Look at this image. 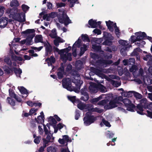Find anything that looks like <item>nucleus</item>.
I'll use <instances>...</instances> for the list:
<instances>
[{
    "label": "nucleus",
    "instance_id": "6ab92c4d",
    "mask_svg": "<svg viewBox=\"0 0 152 152\" xmlns=\"http://www.w3.org/2000/svg\"><path fill=\"white\" fill-rule=\"evenodd\" d=\"M8 23V19L6 17H2L0 18V28H4Z\"/></svg>",
    "mask_w": 152,
    "mask_h": 152
},
{
    "label": "nucleus",
    "instance_id": "c03bdc74",
    "mask_svg": "<svg viewBox=\"0 0 152 152\" xmlns=\"http://www.w3.org/2000/svg\"><path fill=\"white\" fill-rule=\"evenodd\" d=\"M81 37L83 41H86L88 42H89V40L87 35L83 34L82 35Z\"/></svg>",
    "mask_w": 152,
    "mask_h": 152
},
{
    "label": "nucleus",
    "instance_id": "f3484780",
    "mask_svg": "<svg viewBox=\"0 0 152 152\" xmlns=\"http://www.w3.org/2000/svg\"><path fill=\"white\" fill-rule=\"evenodd\" d=\"M81 40L79 38L77 41H76L74 44L73 45L72 47V54L75 57L76 56V48L77 47L79 48L80 46L81 43Z\"/></svg>",
    "mask_w": 152,
    "mask_h": 152
},
{
    "label": "nucleus",
    "instance_id": "2eb2a0df",
    "mask_svg": "<svg viewBox=\"0 0 152 152\" xmlns=\"http://www.w3.org/2000/svg\"><path fill=\"white\" fill-rule=\"evenodd\" d=\"M104 36L108 39H106L103 42V45H110L112 44L111 40L113 39V37L111 35L107 32H105L104 33Z\"/></svg>",
    "mask_w": 152,
    "mask_h": 152
},
{
    "label": "nucleus",
    "instance_id": "0eeeda50",
    "mask_svg": "<svg viewBox=\"0 0 152 152\" xmlns=\"http://www.w3.org/2000/svg\"><path fill=\"white\" fill-rule=\"evenodd\" d=\"M77 107L82 110H88L90 112H96L98 113H101L103 111L102 109H99L97 108H94L91 105H86L82 102H80L77 104Z\"/></svg>",
    "mask_w": 152,
    "mask_h": 152
},
{
    "label": "nucleus",
    "instance_id": "c756f323",
    "mask_svg": "<svg viewBox=\"0 0 152 152\" xmlns=\"http://www.w3.org/2000/svg\"><path fill=\"white\" fill-rule=\"evenodd\" d=\"M28 105L29 106L32 107L33 106H40L41 105V104L40 103H34L31 101H28L27 102Z\"/></svg>",
    "mask_w": 152,
    "mask_h": 152
},
{
    "label": "nucleus",
    "instance_id": "774afa93",
    "mask_svg": "<svg viewBox=\"0 0 152 152\" xmlns=\"http://www.w3.org/2000/svg\"><path fill=\"white\" fill-rule=\"evenodd\" d=\"M47 146V145H44L43 146H42L40 147L39 150V151L40 152H42L43 151L44 149Z\"/></svg>",
    "mask_w": 152,
    "mask_h": 152
},
{
    "label": "nucleus",
    "instance_id": "20e7f679",
    "mask_svg": "<svg viewBox=\"0 0 152 152\" xmlns=\"http://www.w3.org/2000/svg\"><path fill=\"white\" fill-rule=\"evenodd\" d=\"M19 11L17 9L15 10L8 9L6 11V13L10 14L9 16L10 17H12L15 20L20 22H24L25 21V14L21 12L19 13Z\"/></svg>",
    "mask_w": 152,
    "mask_h": 152
},
{
    "label": "nucleus",
    "instance_id": "5fc2aeb1",
    "mask_svg": "<svg viewBox=\"0 0 152 152\" xmlns=\"http://www.w3.org/2000/svg\"><path fill=\"white\" fill-rule=\"evenodd\" d=\"M140 50H141L140 48H137L134 50L132 54L133 55H137V52H140Z\"/></svg>",
    "mask_w": 152,
    "mask_h": 152
},
{
    "label": "nucleus",
    "instance_id": "864d4df0",
    "mask_svg": "<svg viewBox=\"0 0 152 152\" xmlns=\"http://www.w3.org/2000/svg\"><path fill=\"white\" fill-rule=\"evenodd\" d=\"M50 123L52 124H55L56 123V121L55 119L53 118L52 117H51L49 119Z\"/></svg>",
    "mask_w": 152,
    "mask_h": 152
},
{
    "label": "nucleus",
    "instance_id": "412c9836",
    "mask_svg": "<svg viewBox=\"0 0 152 152\" xmlns=\"http://www.w3.org/2000/svg\"><path fill=\"white\" fill-rule=\"evenodd\" d=\"M56 15L57 14L56 13L53 12L48 15H45L44 16V18L47 21H50L51 19L56 17Z\"/></svg>",
    "mask_w": 152,
    "mask_h": 152
},
{
    "label": "nucleus",
    "instance_id": "393cba45",
    "mask_svg": "<svg viewBox=\"0 0 152 152\" xmlns=\"http://www.w3.org/2000/svg\"><path fill=\"white\" fill-rule=\"evenodd\" d=\"M64 41V40L61 38L60 37H57L54 40V43L56 46H58L59 45V43L63 42Z\"/></svg>",
    "mask_w": 152,
    "mask_h": 152
},
{
    "label": "nucleus",
    "instance_id": "5701e85b",
    "mask_svg": "<svg viewBox=\"0 0 152 152\" xmlns=\"http://www.w3.org/2000/svg\"><path fill=\"white\" fill-rule=\"evenodd\" d=\"M65 2L67 0H61ZM68 4L70 7H73L75 4L78 3V0H67Z\"/></svg>",
    "mask_w": 152,
    "mask_h": 152
},
{
    "label": "nucleus",
    "instance_id": "a211bd4d",
    "mask_svg": "<svg viewBox=\"0 0 152 152\" xmlns=\"http://www.w3.org/2000/svg\"><path fill=\"white\" fill-rule=\"evenodd\" d=\"M106 23L108 28L111 31H113L114 30V28L116 26L115 23H113L110 20L108 21H106Z\"/></svg>",
    "mask_w": 152,
    "mask_h": 152
},
{
    "label": "nucleus",
    "instance_id": "4468645a",
    "mask_svg": "<svg viewBox=\"0 0 152 152\" xmlns=\"http://www.w3.org/2000/svg\"><path fill=\"white\" fill-rule=\"evenodd\" d=\"M118 42L120 45L124 47L123 48L121 49L120 52L122 55H124L125 51L129 47L130 45H129V42L122 40H120Z\"/></svg>",
    "mask_w": 152,
    "mask_h": 152
},
{
    "label": "nucleus",
    "instance_id": "1a4fd4ad",
    "mask_svg": "<svg viewBox=\"0 0 152 152\" xmlns=\"http://www.w3.org/2000/svg\"><path fill=\"white\" fill-rule=\"evenodd\" d=\"M135 35L136 37L132 36L129 39V41L132 43H134L137 41L140 42L144 37H147L146 34L144 32H137L135 33Z\"/></svg>",
    "mask_w": 152,
    "mask_h": 152
},
{
    "label": "nucleus",
    "instance_id": "39448f33",
    "mask_svg": "<svg viewBox=\"0 0 152 152\" xmlns=\"http://www.w3.org/2000/svg\"><path fill=\"white\" fill-rule=\"evenodd\" d=\"M34 31V29H28L23 31L21 33L25 37H26V39L21 41L20 43L23 44L26 43L27 45H32L33 43L32 39L35 35Z\"/></svg>",
    "mask_w": 152,
    "mask_h": 152
},
{
    "label": "nucleus",
    "instance_id": "f257e3e1",
    "mask_svg": "<svg viewBox=\"0 0 152 152\" xmlns=\"http://www.w3.org/2000/svg\"><path fill=\"white\" fill-rule=\"evenodd\" d=\"M105 98L106 100H103L99 102L98 103V105L104 106V108L106 109H112L117 107L121 105L120 102L122 101V97L117 95L113 96L112 94L107 95L102 94L97 98H95L91 100V102L94 103L99 100Z\"/></svg>",
    "mask_w": 152,
    "mask_h": 152
},
{
    "label": "nucleus",
    "instance_id": "423d86ee",
    "mask_svg": "<svg viewBox=\"0 0 152 152\" xmlns=\"http://www.w3.org/2000/svg\"><path fill=\"white\" fill-rule=\"evenodd\" d=\"M71 49L70 47H68L67 48L61 50L56 49L57 51L60 55L61 58L64 61H66V60H68L69 61L71 60V54L68 53Z\"/></svg>",
    "mask_w": 152,
    "mask_h": 152
},
{
    "label": "nucleus",
    "instance_id": "7c9ffc66",
    "mask_svg": "<svg viewBox=\"0 0 152 152\" xmlns=\"http://www.w3.org/2000/svg\"><path fill=\"white\" fill-rule=\"evenodd\" d=\"M88 44L87 45L84 44L83 46L82 47L80 48V56L82 55L84 53L85 51L87 50V48L88 47Z\"/></svg>",
    "mask_w": 152,
    "mask_h": 152
},
{
    "label": "nucleus",
    "instance_id": "c9c22d12",
    "mask_svg": "<svg viewBox=\"0 0 152 152\" xmlns=\"http://www.w3.org/2000/svg\"><path fill=\"white\" fill-rule=\"evenodd\" d=\"M50 137L48 135L47 137V140L45 139H43L44 146V145H47V146L48 145V143L50 142Z\"/></svg>",
    "mask_w": 152,
    "mask_h": 152
},
{
    "label": "nucleus",
    "instance_id": "8fccbe9b",
    "mask_svg": "<svg viewBox=\"0 0 152 152\" xmlns=\"http://www.w3.org/2000/svg\"><path fill=\"white\" fill-rule=\"evenodd\" d=\"M134 95L137 99H140L142 98V95L137 92L134 93Z\"/></svg>",
    "mask_w": 152,
    "mask_h": 152
},
{
    "label": "nucleus",
    "instance_id": "cd10ccee",
    "mask_svg": "<svg viewBox=\"0 0 152 152\" xmlns=\"http://www.w3.org/2000/svg\"><path fill=\"white\" fill-rule=\"evenodd\" d=\"M46 61H47L49 66L52 65V63H54L55 62V60L54 58L52 56L50 58H48Z\"/></svg>",
    "mask_w": 152,
    "mask_h": 152
},
{
    "label": "nucleus",
    "instance_id": "e433bc0d",
    "mask_svg": "<svg viewBox=\"0 0 152 152\" xmlns=\"http://www.w3.org/2000/svg\"><path fill=\"white\" fill-rule=\"evenodd\" d=\"M98 87L102 92H105L107 91L106 88L102 84L98 85Z\"/></svg>",
    "mask_w": 152,
    "mask_h": 152
},
{
    "label": "nucleus",
    "instance_id": "4c0bfd02",
    "mask_svg": "<svg viewBox=\"0 0 152 152\" xmlns=\"http://www.w3.org/2000/svg\"><path fill=\"white\" fill-rule=\"evenodd\" d=\"M143 59L145 61H150L152 60V56H151L150 54L146 55L143 57Z\"/></svg>",
    "mask_w": 152,
    "mask_h": 152
},
{
    "label": "nucleus",
    "instance_id": "ddd939ff",
    "mask_svg": "<svg viewBox=\"0 0 152 152\" xmlns=\"http://www.w3.org/2000/svg\"><path fill=\"white\" fill-rule=\"evenodd\" d=\"M63 19L61 18H59V22L61 23H64L66 25L69 23H71V21L69 19V17L66 15V12L63 11L62 13Z\"/></svg>",
    "mask_w": 152,
    "mask_h": 152
},
{
    "label": "nucleus",
    "instance_id": "0e129e2a",
    "mask_svg": "<svg viewBox=\"0 0 152 152\" xmlns=\"http://www.w3.org/2000/svg\"><path fill=\"white\" fill-rule=\"evenodd\" d=\"M62 139L64 140L66 142H68L69 140V137L66 135L63 136Z\"/></svg>",
    "mask_w": 152,
    "mask_h": 152
},
{
    "label": "nucleus",
    "instance_id": "b1692460",
    "mask_svg": "<svg viewBox=\"0 0 152 152\" xmlns=\"http://www.w3.org/2000/svg\"><path fill=\"white\" fill-rule=\"evenodd\" d=\"M18 89L22 94H24L26 95L24 97H26L27 96L28 92L22 86L18 87Z\"/></svg>",
    "mask_w": 152,
    "mask_h": 152
},
{
    "label": "nucleus",
    "instance_id": "f03ea898",
    "mask_svg": "<svg viewBox=\"0 0 152 152\" xmlns=\"http://www.w3.org/2000/svg\"><path fill=\"white\" fill-rule=\"evenodd\" d=\"M80 78L79 77H75L73 80V82L75 84V87L71 84L70 80L69 78L64 79L62 80V86L63 87L70 91H74L75 92L78 93L80 89V87L83 83V82L80 80Z\"/></svg>",
    "mask_w": 152,
    "mask_h": 152
},
{
    "label": "nucleus",
    "instance_id": "13d9d810",
    "mask_svg": "<svg viewBox=\"0 0 152 152\" xmlns=\"http://www.w3.org/2000/svg\"><path fill=\"white\" fill-rule=\"evenodd\" d=\"M93 32L98 35L100 34L101 33V31L98 29H94L93 31Z\"/></svg>",
    "mask_w": 152,
    "mask_h": 152
},
{
    "label": "nucleus",
    "instance_id": "4d7b16f0",
    "mask_svg": "<svg viewBox=\"0 0 152 152\" xmlns=\"http://www.w3.org/2000/svg\"><path fill=\"white\" fill-rule=\"evenodd\" d=\"M40 140L41 138L40 137H37L34 140V142L35 143L38 144L40 142Z\"/></svg>",
    "mask_w": 152,
    "mask_h": 152
},
{
    "label": "nucleus",
    "instance_id": "6e6552de",
    "mask_svg": "<svg viewBox=\"0 0 152 152\" xmlns=\"http://www.w3.org/2000/svg\"><path fill=\"white\" fill-rule=\"evenodd\" d=\"M43 38L41 35H36L34 38V42L36 43L41 42L43 43L44 46L46 48V55H48V53H50L52 50V48L50 44L47 42H43Z\"/></svg>",
    "mask_w": 152,
    "mask_h": 152
},
{
    "label": "nucleus",
    "instance_id": "bb28decb",
    "mask_svg": "<svg viewBox=\"0 0 152 152\" xmlns=\"http://www.w3.org/2000/svg\"><path fill=\"white\" fill-rule=\"evenodd\" d=\"M20 38H15L14 39L13 41H12V42L11 43V44H9L10 47V49L11 50H14L13 47L14 46V45H15V44H14V42H18L20 40Z\"/></svg>",
    "mask_w": 152,
    "mask_h": 152
},
{
    "label": "nucleus",
    "instance_id": "69168bd1",
    "mask_svg": "<svg viewBox=\"0 0 152 152\" xmlns=\"http://www.w3.org/2000/svg\"><path fill=\"white\" fill-rule=\"evenodd\" d=\"M137 44H139L140 45H138L139 46H142L144 45H145V42L143 41H140V42H137Z\"/></svg>",
    "mask_w": 152,
    "mask_h": 152
},
{
    "label": "nucleus",
    "instance_id": "6e6d98bb",
    "mask_svg": "<svg viewBox=\"0 0 152 152\" xmlns=\"http://www.w3.org/2000/svg\"><path fill=\"white\" fill-rule=\"evenodd\" d=\"M115 30V33L117 37H119L120 35L119 30L117 26H116L114 28Z\"/></svg>",
    "mask_w": 152,
    "mask_h": 152
},
{
    "label": "nucleus",
    "instance_id": "2f4dec72",
    "mask_svg": "<svg viewBox=\"0 0 152 152\" xmlns=\"http://www.w3.org/2000/svg\"><path fill=\"white\" fill-rule=\"evenodd\" d=\"M89 88L91 92L92 93H95L96 92V90L97 88L95 87V84L94 83H92L91 84L89 87Z\"/></svg>",
    "mask_w": 152,
    "mask_h": 152
},
{
    "label": "nucleus",
    "instance_id": "79ce46f5",
    "mask_svg": "<svg viewBox=\"0 0 152 152\" xmlns=\"http://www.w3.org/2000/svg\"><path fill=\"white\" fill-rule=\"evenodd\" d=\"M37 109L32 108L29 111V114L31 115H35L37 114L36 112L37 111Z\"/></svg>",
    "mask_w": 152,
    "mask_h": 152
},
{
    "label": "nucleus",
    "instance_id": "473e14b6",
    "mask_svg": "<svg viewBox=\"0 0 152 152\" xmlns=\"http://www.w3.org/2000/svg\"><path fill=\"white\" fill-rule=\"evenodd\" d=\"M19 5L18 1L16 0H12L10 4L11 7H15L18 6Z\"/></svg>",
    "mask_w": 152,
    "mask_h": 152
},
{
    "label": "nucleus",
    "instance_id": "f704fd0d",
    "mask_svg": "<svg viewBox=\"0 0 152 152\" xmlns=\"http://www.w3.org/2000/svg\"><path fill=\"white\" fill-rule=\"evenodd\" d=\"M14 70L17 76L20 77V74L22 72L21 69H18L15 68H14Z\"/></svg>",
    "mask_w": 152,
    "mask_h": 152
},
{
    "label": "nucleus",
    "instance_id": "aec40b11",
    "mask_svg": "<svg viewBox=\"0 0 152 152\" xmlns=\"http://www.w3.org/2000/svg\"><path fill=\"white\" fill-rule=\"evenodd\" d=\"M44 113L43 112H41L40 115H39L37 118H35L37 123L41 124H43L44 122Z\"/></svg>",
    "mask_w": 152,
    "mask_h": 152
},
{
    "label": "nucleus",
    "instance_id": "052dcab7",
    "mask_svg": "<svg viewBox=\"0 0 152 152\" xmlns=\"http://www.w3.org/2000/svg\"><path fill=\"white\" fill-rule=\"evenodd\" d=\"M9 94L10 96L12 97H13L15 99L16 96V95L13 92H11L10 89H9Z\"/></svg>",
    "mask_w": 152,
    "mask_h": 152
},
{
    "label": "nucleus",
    "instance_id": "a18cd8bd",
    "mask_svg": "<svg viewBox=\"0 0 152 152\" xmlns=\"http://www.w3.org/2000/svg\"><path fill=\"white\" fill-rule=\"evenodd\" d=\"M132 91H129V92H124L122 93V96H124V97H129L130 96V94L132 93Z\"/></svg>",
    "mask_w": 152,
    "mask_h": 152
},
{
    "label": "nucleus",
    "instance_id": "603ef678",
    "mask_svg": "<svg viewBox=\"0 0 152 152\" xmlns=\"http://www.w3.org/2000/svg\"><path fill=\"white\" fill-rule=\"evenodd\" d=\"M102 122L106 126L108 127H110V125L107 121H105L104 119L102 120Z\"/></svg>",
    "mask_w": 152,
    "mask_h": 152
},
{
    "label": "nucleus",
    "instance_id": "680f3d73",
    "mask_svg": "<svg viewBox=\"0 0 152 152\" xmlns=\"http://www.w3.org/2000/svg\"><path fill=\"white\" fill-rule=\"evenodd\" d=\"M135 62V59L133 58H132L129 59V63L131 65H133L134 64Z\"/></svg>",
    "mask_w": 152,
    "mask_h": 152
},
{
    "label": "nucleus",
    "instance_id": "9b49d317",
    "mask_svg": "<svg viewBox=\"0 0 152 152\" xmlns=\"http://www.w3.org/2000/svg\"><path fill=\"white\" fill-rule=\"evenodd\" d=\"M96 120V118L93 115H89L88 113L86 114V115L84 118V123L85 125L88 126L93 123Z\"/></svg>",
    "mask_w": 152,
    "mask_h": 152
},
{
    "label": "nucleus",
    "instance_id": "ea45409f",
    "mask_svg": "<svg viewBox=\"0 0 152 152\" xmlns=\"http://www.w3.org/2000/svg\"><path fill=\"white\" fill-rule=\"evenodd\" d=\"M43 126H45L43 124H42L38 126L39 132V133L40 134H42L43 132V130L42 128V127L43 128Z\"/></svg>",
    "mask_w": 152,
    "mask_h": 152
},
{
    "label": "nucleus",
    "instance_id": "4be33fe9",
    "mask_svg": "<svg viewBox=\"0 0 152 152\" xmlns=\"http://www.w3.org/2000/svg\"><path fill=\"white\" fill-rule=\"evenodd\" d=\"M99 63H100V66L104 67H106L107 65L112 64V61L111 60H102L100 61Z\"/></svg>",
    "mask_w": 152,
    "mask_h": 152
},
{
    "label": "nucleus",
    "instance_id": "49530a36",
    "mask_svg": "<svg viewBox=\"0 0 152 152\" xmlns=\"http://www.w3.org/2000/svg\"><path fill=\"white\" fill-rule=\"evenodd\" d=\"M67 98L69 99L73 103L75 102L76 100V97L75 96H68Z\"/></svg>",
    "mask_w": 152,
    "mask_h": 152
},
{
    "label": "nucleus",
    "instance_id": "09e8293b",
    "mask_svg": "<svg viewBox=\"0 0 152 152\" xmlns=\"http://www.w3.org/2000/svg\"><path fill=\"white\" fill-rule=\"evenodd\" d=\"M65 5V4L62 2L57 3H56V7L57 8L64 7Z\"/></svg>",
    "mask_w": 152,
    "mask_h": 152
},
{
    "label": "nucleus",
    "instance_id": "72a5a7b5",
    "mask_svg": "<svg viewBox=\"0 0 152 152\" xmlns=\"http://www.w3.org/2000/svg\"><path fill=\"white\" fill-rule=\"evenodd\" d=\"M50 36L52 38H56L57 37L56 30L55 29L52 30L51 33L50 34Z\"/></svg>",
    "mask_w": 152,
    "mask_h": 152
},
{
    "label": "nucleus",
    "instance_id": "bf43d9fd",
    "mask_svg": "<svg viewBox=\"0 0 152 152\" xmlns=\"http://www.w3.org/2000/svg\"><path fill=\"white\" fill-rule=\"evenodd\" d=\"M4 62H6L7 64L9 65L11 64V61L10 60L9 58L7 57L4 59Z\"/></svg>",
    "mask_w": 152,
    "mask_h": 152
},
{
    "label": "nucleus",
    "instance_id": "e2e57ef3",
    "mask_svg": "<svg viewBox=\"0 0 152 152\" xmlns=\"http://www.w3.org/2000/svg\"><path fill=\"white\" fill-rule=\"evenodd\" d=\"M59 142L62 144H64L66 142L63 139L60 138L58 140Z\"/></svg>",
    "mask_w": 152,
    "mask_h": 152
},
{
    "label": "nucleus",
    "instance_id": "9d476101",
    "mask_svg": "<svg viewBox=\"0 0 152 152\" xmlns=\"http://www.w3.org/2000/svg\"><path fill=\"white\" fill-rule=\"evenodd\" d=\"M103 40L101 38H94L93 39L91 42L92 44V48L94 51H99L101 49L99 45H96V44H99Z\"/></svg>",
    "mask_w": 152,
    "mask_h": 152
},
{
    "label": "nucleus",
    "instance_id": "3c124183",
    "mask_svg": "<svg viewBox=\"0 0 152 152\" xmlns=\"http://www.w3.org/2000/svg\"><path fill=\"white\" fill-rule=\"evenodd\" d=\"M5 10V9L4 7H0V16H1L3 15Z\"/></svg>",
    "mask_w": 152,
    "mask_h": 152
},
{
    "label": "nucleus",
    "instance_id": "dca6fc26",
    "mask_svg": "<svg viewBox=\"0 0 152 152\" xmlns=\"http://www.w3.org/2000/svg\"><path fill=\"white\" fill-rule=\"evenodd\" d=\"M101 21L97 22L96 20H93L92 19H91L88 21V24L91 28H95L99 27V28H101Z\"/></svg>",
    "mask_w": 152,
    "mask_h": 152
},
{
    "label": "nucleus",
    "instance_id": "de8ad7c7",
    "mask_svg": "<svg viewBox=\"0 0 152 152\" xmlns=\"http://www.w3.org/2000/svg\"><path fill=\"white\" fill-rule=\"evenodd\" d=\"M22 8L23 11L26 12L28 10L29 7L26 5L23 4L22 5Z\"/></svg>",
    "mask_w": 152,
    "mask_h": 152
},
{
    "label": "nucleus",
    "instance_id": "c85d7f7f",
    "mask_svg": "<svg viewBox=\"0 0 152 152\" xmlns=\"http://www.w3.org/2000/svg\"><path fill=\"white\" fill-rule=\"evenodd\" d=\"M63 70L64 68L62 67L58 69V78L60 79L61 78L63 77V75L64 73Z\"/></svg>",
    "mask_w": 152,
    "mask_h": 152
},
{
    "label": "nucleus",
    "instance_id": "f8f14e48",
    "mask_svg": "<svg viewBox=\"0 0 152 152\" xmlns=\"http://www.w3.org/2000/svg\"><path fill=\"white\" fill-rule=\"evenodd\" d=\"M123 101L125 106L127 107V110L131 112H134L133 108L134 105L132 103L131 101L127 98H125L122 100L121 101Z\"/></svg>",
    "mask_w": 152,
    "mask_h": 152
},
{
    "label": "nucleus",
    "instance_id": "37998d69",
    "mask_svg": "<svg viewBox=\"0 0 152 152\" xmlns=\"http://www.w3.org/2000/svg\"><path fill=\"white\" fill-rule=\"evenodd\" d=\"M48 152H56V149L53 147L50 146L47 148Z\"/></svg>",
    "mask_w": 152,
    "mask_h": 152
},
{
    "label": "nucleus",
    "instance_id": "a19ab883",
    "mask_svg": "<svg viewBox=\"0 0 152 152\" xmlns=\"http://www.w3.org/2000/svg\"><path fill=\"white\" fill-rule=\"evenodd\" d=\"M137 67L136 66L134 65L132 66L131 68L130 69V71L131 72H133L134 75H135V73L136 70L137 69Z\"/></svg>",
    "mask_w": 152,
    "mask_h": 152
},
{
    "label": "nucleus",
    "instance_id": "a878e982",
    "mask_svg": "<svg viewBox=\"0 0 152 152\" xmlns=\"http://www.w3.org/2000/svg\"><path fill=\"white\" fill-rule=\"evenodd\" d=\"M81 93L83 95L81 97V99L85 101H87L88 99V96L87 93L86 92L83 91V90L81 91Z\"/></svg>",
    "mask_w": 152,
    "mask_h": 152
},
{
    "label": "nucleus",
    "instance_id": "338daca9",
    "mask_svg": "<svg viewBox=\"0 0 152 152\" xmlns=\"http://www.w3.org/2000/svg\"><path fill=\"white\" fill-rule=\"evenodd\" d=\"M64 126H65L61 123H59L58 125V127L59 129H61Z\"/></svg>",
    "mask_w": 152,
    "mask_h": 152
},
{
    "label": "nucleus",
    "instance_id": "58836bf2",
    "mask_svg": "<svg viewBox=\"0 0 152 152\" xmlns=\"http://www.w3.org/2000/svg\"><path fill=\"white\" fill-rule=\"evenodd\" d=\"M7 101L11 105L13 106L15 105V102L13 99L10 97H8L7 98Z\"/></svg>",
    "mask_w": 152,
    "mask_h": 152
},
{
    "label": "nucleus",
    "instance_id": "7ed1b4c3",
    "mask_svg": "<svg viewBox=\"0 0 152 152\" xmlns=\"http://www.w3.org/2000/svg\"><path fill=\"white\" fill-rule=\"evenodd\" d=\"M144 108H148L151 111H152V103H151L150 104L148 103L147 102V99L144 98L142 99L140 101V103L137 106V113L141 115H144L145 113L143 112V109ZM147 115L148 116L152 118V112L149 111L148 110H147Z\"/></svg>",
    "mask_w": 152,
    "mask_h": 152
}]
</instances>
